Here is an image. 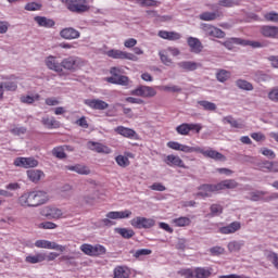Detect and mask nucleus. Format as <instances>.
<instances>
[{
    "mask_svg": "<svg viewBox=\"0 0 278 278\" xmlns=\"http://www.w3.org/2000/svg\"><path fill=\"white\" fill-rule=\"evenodd\" d=\"M212 267H195L193 268L194 278H210L212 277Z\"/></svg>",
    "mask_w": 278,
    "mask_h": 278,
    "instance_id": "nucleus-31",
    "label": "nucleus"
},
{
    "mask_svg": "<svg viewBox=\"0 0 278 278\" xmlns=\"http://www.w3.org/2000/svg\"><path fill=\"white\" fill-rule=\"evenodd\" d=\"M177 274L180 275V277L194 278V269L192 268H182L178 270Z\"/></svg>",
    "mask_w": 278,
    "mask_h": 278,
    "instance_id": "nucleus-52",
    "label": "nucleus"
},
{
    "mask_svg": "<svg viewBox=\"0 0 278 278\" xmlns=\"http://www.w3.org/2000/svg\"><path fill=\"white\" fill-rule=\"evenodd\" d=\"M198 105H201L206 112H215L216 110V104L206 100L198 101Z\"/></svg>",
    "mask_w": 278,
    "mask_h": 278,
    "instance_id": "nucleus-47",
    "label": "nucleus"
},
{
    "mask_svg": "<svg viewBox=\"0 0 278 278\" xmlns=\"http://www.w3.org/2000/svg\"><path fill=\"white\" fill-rule=\"evenodd\" d=\"M211 214L212 216H220V214H223V205L220 204H212L211 207Z\"/></svg>",
    "mask_w": 278,
    "mask_h": 278,
    "instance_id": "nucleus-56",
    "label": "nucleus"
},
{
    "mask_svg": "<svg viewBox=\"0 0 278 278\" xmlns=\"http://www.w3.org/2000/svg\"><path fill=\"white\" fill-rule=\"evenodd\" d=\"M130 225L135 229H151L155 227V219L137 216L130 220Z\"/></svg>",
    "mask_w": 278,
    "mask_h": 278,
    "instance_id": "nucleus-7",
    "label": "nucleus"
},
{
    "mask_svg": "<svg viewBox=\"0 0 278 278\" xmlns=\"http://www.w3.org/2000/svg\"><path fill=\"white\" fill-rule=\"evenodd\" d=\"M35 23H37L38 27H45L46 29H51V27H55V21L45 17V16H35Z\"/></svg>",
    "mask_w": 278,
    "mask_h": 278,
    "instance_id": "nucleus-28",
    "label": "nucleus"
},
{
    "mask_svg": "<svg viewBox=\"0 0 278 278\" xmlns=\"http://www.w3.org/2000/svg\"><path fill=\"white\" fill-rule=\"evenodd\" d=\"M88 147L91 151H96V153H104L105 155H110V153H112V149L103 143L89 141Z\"/></svg>",
    "mask_w": 278,
    "mask_h": 278,
    "instance_id": "nucleus-25",
    "label": "nucleus"
},
{
    "mask_svg": "<svg viewBox=\"0 0 278 278\" xmlns=\"http://www.w3.org/2000/svg\"><path fill=\"white\" fill-rule=\"evenodd\" d=\"M266 21H270L271 23H278V13L277 12H269L265 14Z\"/></svg>",
    "mask_w": 278,
    "mask_h": 278,
    "instance_id": "nucleus-64",
    "label": "nucleus"
},
{
    "mask_svg": "<svg viewBox=\"0 0 278 278\" xmlns=\"http://www.w3.org/2000/svg\"><path fill=\"white\" fill-rule=\"evenodd\" d=\"M200 21H217V18H223V12L215 11V12H203L199 15Z\"/></svg>",
    "mask_w": 278,
    "mask_h": 278,
    "instance_id": "nucleus-34",
    "label": "nucleus"
},
{
    "mask_svg": "<svg viewBox=\"0 0 278 278\" xmlns=\"http://www.w3.org/2000/svg\"><path fill=\"white\" fill-rule=\"evenodd\" d=\"M110 73L112 76L105 78L108 84H114L115 86L129 85V77L123 75V70H121V67H111Z\"/></svg>",
    "mask_w": 278,
    "mask_h": 278,
    "instance_id": "nucleus-3",
    "label": "nucleus"
},
{
    "mask_svg": "<svg viewBox=\"0 0 278 278\" xmlns=\"http://www.w3.org/2000/svg\"><path fill=\"white\" fill-rule=\"evenodd\" d=\"M45 63L47 68L54 71V73H58L60 77L65 75L64 70L62 68V61L60 62L58 56L49 55L46 58Z\"/></svg>",
    "mask_w": 278,
    "mask_h": 278,
    "instance_id": "nucleus-10",
    "label": "nucleus"
},
{
    "mask_svg": "<svg viewBox=\"0 0 278 278\" xmlns=\"http://www.w3.org/2000/svg\"><path fill=\"white\" fill-rule=\"evenodd\" d=\"M84 103L91 110L103 111V110H108L110 108V104H108V102H105L103 100H99V99H87L84 101Z\"/></svg>",
    "mask_w": 278,
    "mask_h": 278,
    "instance_id": "nucleus-19",
    "label": "nucleus"
},
{
    "mask_svg": "<svg viewBox=\"0 0 278 278\" xmlns=\"http://www.w3.org/2000/svg\"><path fill=\"white\" fill-rule=\"evenodd\" d=\"M163 162L167 166H177L178 168H187L186 163H184V160H181V157H179L175 154H168L167 156H165Z\"/></svg>",
    "mask_w": 278,
    "mask_h": 278,
    "instance_id": "nucleus-20",
    "label": "nucleus"
},
{
    "mask_svg": "<svg viewBox=\"0 0 278 278\" xmlns=\"http://www.w3.org/2000/svg\"><path fill=\"white\" fill-rule=\"evenodd\" d=\"M193 153H201L204 157H210L211 160H215V162H225L227 160L223 153L214 149L204 150L201 147H194Z\"/></svg>",
    "mask_w": 278,
    "mask_h": 278,
    "instance_id": "nucleus-6",
    "label": "nucleus"
},
{
    "mask_svg": "<svg viewBox=\"0 0 278 278\" xmlns=\"http://www.w3.org/2000/svg\"><path fill=\"white\" fill-rule=\"evenodd\" d=\"M117 233H119V236H122V238H125L126 240H129V238H134V236H136V232H134V230L127 228H117Z\"/></svg>",
    "mask_w": 278,
    "mask_h": 278,
    "instance_id": "nucleus-50",
    "label": "nucleus"
},
{
    "mask_svg": "<svg viewBox=\"0 0 278 278\" xmlns=\"http://www.w3.org/2000/svg\"><path fill=\"white\" fill-rule=\"evenodd\" d=\"M268 260L271 262V264L278 270V254L275 253V252L269 253L268 254Z\"/></svg>",
    "mask_w": 278,
    "mask_h": 278,
    "instance_id": "nucleus-63",
    "label": "nucleus"
},
{
    "mask_svg": "<svg viewBox=\"0 0 278 278\" xmlns=\"http://www.w3.org/2000/svg\"><path fill=\"white\" fill-rule=\"evenodd\" d=\"M114 131H116L123 138H128L129 140H140L138 132L131 128H127L125 126H117Z\"/></svg>",
    "mask_w": 278,
    "mask_h": 278,
    "instance_id": "nucleus-18",
    "label": "nucleus"
},
{
    "mask_svg": "<svg viewBox=\"0 0 278 278\" xmlns=\"http://www.w3.org/2000/svg\"><path fill=\"white\" fill-rule=\"evenodd\" d=\"M179 68H182V71L192 72L197 71L201 64L193 62V61H182L178 63Z\"/></svg>",
    "mask_w": 278,
    "mask_h": 278,
    "instance_id": "nucleus-40",
    "label": "nucleus"
},
{
    "mask_svg": "<svg viewBox=\"0 0 278 278\" xmlns=\"http://www.w3.org/2000/svg\"><path fill=\"white\" fill-rule=\"evenodd\" d=\"M201 29L206 36L211 38H225L226 34L223 29L212 24H201Z\"/></svg>",
    "mask_w": 278,
    "mask_h": 278,
    "instance_id": "nucleus-13",
    "label": "nucleus"
},
{
    "mask_svg": "<svg viewBox=\"0 0 278 278\" xmlns=\"http://www.w3.org/2000/svg\"><path fill=\"white\" fill-rule=\"evenodd\" d=\"M80 251L89 257H101V255H105L108 253V249L102 244L92 245L90 243H83L80 245Z\"/></svg>",
    "mask_w": 278,
    "mask_h": 278,
    "instance_id": "nucleus-4",
    "label": "nucleus"
},
{
    "mask_svg": "<svg viewBox=\"0 0 278 278\" xmlns=\"http://www.w3.org/2000/svg\"><path fill=\"white\" fill-rule=\"evenodd\" d=\"M49 193L45 190H28L17 199V203L21 207H40L49 203Z\"/></svg>",
    "mask_w": 278,
    "mask_h": 278,
    "instance_id": "nucleus-1",
    "label": "nucleus"
},
{
    "mask_svg": "<svg viewBox=\"0 0 278 278\" xmlns=\"http://www.w3.org/2000/svg\"><path fill=\"white\" fill-rule=\"evenodd\" d=\"M160 60L165 66H173V59L168 56L167 50H161L159 52Z\"/></svg>",
    "mask_w": 278,
    "mask_h": 278,
    "instance_id": "nucleus-44",
    "label": "nucleus"
},
{
    "mask_svg": "<svg viewBox=\"0 0 278 278\" xmlns=\"http://www.w3.org/2000/svg\"><path fill=\"white\" fill-rule=\"evenodd\" d=\"M199 192L195 197H201L202 199H207L214 194V192H218V185L204 184L198 188Z\"/></svg>",
    "mask_w": 278,
    "mask_h": 278,
    "instance_id": "nucleus-14",
    "label": "nucleus"
},
{
    "mask_svg": "<svg viewBox=\"0 0 278 278\" xmlns=\"http://www.w3.org/2000/svg\"><path fill=\"white\" fill-rule=\"evenodd\" d=\"M62 3H64L65 8L74 14H84L90 11L88 0H62Z\"/></svg>",
    "mask_w": 278,
    "mask_h": 278,
    "instance_id": "nucleus-2",
    "label": "nucleus"
},
{
    "mask_svg": "<svg viewBox=\"0 0 278 278\" xmlns=\"http://www.w3.org/2000/svg\"><path fill=\"white\" fill-rule=\"evenodd\" d=\"M65 170H72L78 175H90V168H88L86 165H66Z\"/></svg>",
    "mask_w": 278,
    "mask_h": 278,
    "instance_id": "nucleus-35",
    "label": "nucleus"
},
{
    "mask_svg": "<svg viewBox=\"0 0 278 278\" xmlns=\"http://www.w3.org/2000/svg\"><path fill=\"white\" fill-rule=\"evenodd\" d=\"M268 99H269V101H273L274 103H278V87H274L269 90Z\"/></svg>",
    "mask_w": 278,
    "mask_h": 278,
    "instance_id": "nucleus-57",
    "label": "nucleus"
},
{
    "mask_svg": "<svg viewBox=\"0 0 278 278\" xmlns=\"http://www.w3.org/2000/svg\"><path fill=\"white\" fill-rule=\"evenodd\" d=\"M106 55L113 60H130V62H138V56H136L134 53L125 52L122 50H109L106 51Z\"/></svg>",
    "mask_w": 278,
    "mask_h": 278,
    "instance_id": "nucleus-9",
    "label": "nucleus"
},
{
    "mask_svg": "<svg viewBox=\"0 0 278 278\" xmlns=\"http://www.w3.org/2000/svg\"><path fill=\"white\" fill-rule=\"evenodd\" d=\"M27 177L34 184H38V181L45 177V173L40 169H29L27 170Z\"/></svg>",
    "mask_w": 278,
    "mask_h": 278,
    "instance_id": "nucleus-38",
    "label": "nucleus"
},
{
    "mask_svg": "<svg viewBox=\"0 0 278 278\" xmlns=\"http://www.w3.org/2000/svg\"><path fill=\"white\" fill-rule=\"evenodd\" d=\"M46 261H47V253H45V252H39L35 255H28L25 258V262L27 264H40Z\"/></svg>",
    "mask_w": 278,
    "mask_h": 278,
    "instance_id": "nucleus-33",
    "label": "nucleus"
},
{
    "mask_svg": "<svg viewBox=\"0 0 278 278\" xmlns=\"http://www.w3.org/2000/svg\"><path fill=\"white\" fill-rule=\"evenodd\" d=\"M262 155H265V157H269L270 160H275V157H277V155L275 154V151L267 149V148H263L261 150Z\"/></svg>",
    "mask_w": 278,
    "mask_h": 278,
    "instance_id": "nucleus-62",
    "label": "nucleus"
},
{
    "mask_svg": "<svg viewBox=\"0 0 278 278\" xmlns=\"http://www.w3.org/2000/svg\"><path fill=\"white\" fill-rule=\"evenodd\" d=\"M143 8H157L161 4L157 0H138Z\"/></svg>",
    "mask_w": 278,
    "mask_h": 278,
    "instance_id": "nucleus-55",
    "label": "nucleus"
},
{
    "mask_svg": "<svg viewBox=\"0 0 278 278\" xmlns=\"http://www.w3.org/2000/svg\"><path fill=\"white\" fill-rule=\"evenodd\" d=\"M35 247L37 249H50L53 251H60L61 253H64V251H66V247L60 245V244L49 241V240H37L35 242Z\"/></svg>",
    "mask_w": 278,
    "mask_h": 278,
    "instance_id": "nucleus-15",
    "label": "nucleus"
},
{
    "mask_svg": "<svg viewBox=\"0 0 278 278\" xmlns=\"http://www.w3.org/2000/svg\"><path fill=\"white\" fill-rule=\"evenodd\" d=\"M157 36L163 40H169V41L181 40V34L177 31L159 30Z\"/></svg>",
    "mask_w": 278,
    "mask_h": 278,
    "instance_id": "nucleus-26",
    "label": "nucleus"
},
{
    "mask_svg": "<svg viewBox=\"0 0 278 278\" xmlns=\"http://www.w3.org/2000/svg\"><path fill=\"white\" fill-rule=\"evenodd\" d=\"M20 101L26 105H31L35 101H40V94L37 93L35 96H21Z\"/></svg>",
    "mask_w": 278,
    "mask_h": 278,
    "instance_id": "nucleus-45",
    "label": "nucleus"
},
{
    "mask_svg": "<svg viewBox=\"0 0 278 278\" xmlns=\"http://www.w3.org/2000/svg\"><path fill=\"white\" fill-rule=\"evenodd\" d=\"M261 34L265 38H278V27L276 26H263Z\"/></svg>",
    "mask_w": 278,
    "mask_h": 278,
    "instance_id": "nucleus-36",
    "label": "nucleus"
},
{
    "mask_svg": "<svg viewBox=\"0 0 278 278\" xmlns=\"http://www.w3.org/2000/svg\"><path fill=\"white\" fill-rule=\"evenodd\" d=\"M39 229H58V224L53 222H43L39 224Z\"/></svg>",
    "mask_w": 278,
    "mask_h": 278,
    "instance_id": "nucleus-61",
    "label": "nucleus"
},
{
    "mask_svg": "<svg viewBox=\"0 0 278 278\" xmlns=\"http://www.w3.org/2000/svg\"><path fill=\"white\" fill-rule=\"evenodd\" d=\"M241 249H242V243H240L238 241H231L228 243V251H230V253L240 251Z\"/></svg>",
    "mask_w": 278,
    "mask_h": 278,
    "instance_id": "nucleus-59",
    "label": "nucleus"
},
{
    "mask_svg": "<svg viewBox=\"0 0 278 278\" xmlns=\"http://www.w3.org/2000/svg\"><path fill=\"white\" fill-rule=\"evenodd\" d=\"M174 227H190L192 220L189 217H178L172 220Z\"/></svg>",
    "mask_w": 278,
    "mask_h": 278,
    "instance_id": "nucleus-42",
    "label": "nucleus"
},
{
    "mask_svg": "<svg viewBox=\"0 0 278 278\" xmlns=\"http://www.w3.org/2000/svg\"><path fill=\"white\" fill-rule=\"evenodd\" d=\"M263 170H268L269 173H278V161L276 162H265L262 166Z\"/></svg>",
    "mask_w": 278,
    "mask_h": 278,
    "instance_id": "nucleus-49",
    "label": "nucleus"
},
{
    "mask_svg": "<svg viewBox=\"0 0 278 278\" xmlns=\"http://www.w3.org/2000/svg\"><path fill=\"white\" fill-rule=\"evenodd\" d=\"M229 77H231V72H229L227 70H219L216 73V79L219 80L222 84H225V81H227V79H229Z\"/></svg>",
    "mask_w": 278,
    "mask_h": 278,
    "instance_id": "nucleus-46",
    "label": "nucleus"
},
{
    "mask_svg": "<svg viewBox=\"0 0 278 278\" xmlns=\"http://www.w3.org/2000/svg\"><path fill=\"white\" fill-rule=\"evenodd\" d=\"M131 270L127 266H116L113 270V278H129Z\"/></svg>",
    "mask_w": 278,
    "mask_h": 278,
    "instance_id": "nucleus-30",
    "label": "nucleus"
},
{
    "mask_svg": "<svg viewBox=\"0 0 278 278\" xmlns=\"http://www.w3.org/2000/svg\"><path fill=\"white\" fill-rule=\"evenodd\" d=\"M0 85L7 92H16L18 90V83L16 80L0 83Z\"/></svg>",
    "mask_w": 278,
    "mask_h": 278,
    "instance_id": "nucleus-43",
    "label": "nucleus"
},
{
    "mask_svg": "<svg viewBox=\"0 0 278 278\" xmlns=\"http://www.w3.org/2000/svg\"><path fill=\"white\" fill-rule=\"evenodd\" d=\"M14 166L20 168H36V166H38V160L20 156L14 160Z\"/></svg>",
    "mask_w": 278,
    "mask_h": 278,
    "instance_id": "nucleus-17",
    "label": "nucleus"
},
{
    "mask_svg": "<svg viewBox=\"0 0 278 278\" xmlns=\"http://www.w3.org/2000/svg\"><path fill=\"white\" fill-rule=\"evenodd\" d=\"M187 45H188L191 53L199 54L203 51V43L197 37H188Z\"/></svg>",
    "mask_w": 278,
    "mask_h": 278,
    "instance_id": "nucleus-21",
    "label": "nucleus"
},
{
    "mask_svg": "<svg viewBox=\"0 0 278 278\" xmlns=\"http://www.w3.org/2000/svg\"><path fill=\"white\" fill-rule=\"evenodd\" d=\"M42 9V4L38 3V2H28L25 5V10H27V12H37L38 10Z\"/></svg>",
    "mask_w": 278,
    "mask_h": 278,
    "instance_id": "nucleus-54",
    "label": "nucleus"
},
{
    "mask_svg": "<svg viewBox=\"0 0 278 278\" xmlns=\"http://www.w3.org/2000/svg\"><path fill=\"white\" fill-rule=\"evenodd\" d=\"M52 155L59 160H64V157H66V152H64L63 147H56L52 150Z\"/></svg>",
    "mask_w": 278,
    "mask_h": 278,
    "instance_id": "nucleus-53",
    "label": "nucleus"
},
{
    "mask_svg": "<svg viewBox=\"0 0 278 278\" xmlns=\"http://www.w3.org/2000/svg\"><path fill=\"white\" fill-rule=\"evenodd\" d=\"M238 186L235 179H226L217 184V190H233Z\"/></svg>",
    "mask_w": 278,
    "mask_h": 278,
    "instance_id": "nucleus-37",
    "label": "nucleus"
},
{
    "mask_svg": "<svg viewBox=\"0 0 278 278\" xmlns=\"http://www.w3.org/2000/svg\"><path fill=\"white\" fill-rule=\"evenodd\" d=\"M218 5L220 8H235V5H238V2L235 0H219Z\"/></svg>",
    "mask_w": 278,
    "mask_h": 278,
    "instance_id": "nucleus-58",
    "label": "nucleus"
},
{
    "mask_svg": "<svg viewBox=\"0 0 278 278\" xmlns=\"http://www.w3.org/2000/svg\"><path fill=\"white\" fill-rule=\"evenodd\" d=\"M242 229V224L240 222H232L227 226H223L219 228V233L224 236H229L231 233H236V231H240Z\"/></svg>",
    "mask_w": 278,
    "mask_h": 278,
    "instance_id": "nucleus-23",
    "label": "nucleus"
},
{
    "mask_svg": "<svg viewBox=\"0 0 278 278\" xmlns=\"http://www.w3.org/2000/svg\"><path fill=\"white\" fill-rule=\"evenodd\" d=\"M268 192L266 191H254L250 193V201H265L266 203L270 201H275V199H278V193H271L270 195H267Z\"/></svg>",
    "mask_w": 278,
    "mask_h": 278,
    "instance_id": "nucleus-16",
    "label": "nucleus"
},
{
    "mask_svg": "<svg viewBox=\"0 0 278 278\" xmlns=\"http://www.w3.org/2000/svg\"><path fill=\"white\" fill-rule=\"evenodd\" d=\"M130 94H132V97H141L142 99H152V97L157 94V91L151 86L140 85L131 90Z\"/></svg>",
    "mask_w": 278,
    "mask_h": 278,
    "instance_id": "nucleus-5",
    "label": "nucleus"
},
{
    "mask_svg": "<svg viewBox=\"0 0 278 278\" xmlns=\"http://www.w3.org/2000/svg\"><path fill=\"white\" fill-rule=\"evenodd\" d=\"M41 123L47 129H58L60 127V122H58L55 117H42Z\"/></svg>",
    "mask_w": 278,
    "mask_h": 278,
    "instance_id": "nucleus-41",
    "label": "nucleus"
},
{
    "mask_svg": "<svg viewBox=\"0 0 278 278\" xmlns=\"http://www.w3.org/2000/svg\"><path fill=\"white\" fill-rule=\"evenodd\" d=\"M131 217V211L125 210V211H111L106 214V218H111V220H118L123 218H129Z\"/></svg>",
    "mask_w": 278,
    "mask_h": 278,
    "instance_id": "nucleus-27",
    "label": "nucleus"
},
{
    "mask_svg": "<svg viewBox=\"0 0 278 278\" xmlns=\"http://www.w3.org/2000/svg\"><path fill=\"white\" fill-rule=\"evenodd\" d=\"M156 88L157 90H161L163 92H181V87L175 85H162L157 86Z\"/></svg>",
    "mask_w": 278,
    "mask_h": 278,
    "instance_id": "nucleus-48",
    "label": "nucleus"
},
{
    "mask_svg": "<svg viewBox=\"0 0 278 278\" xmlns=\"http://www.w3.org/2000/svg\"><path fill=\"white\" fill-rule=\"evenodd\" d=\"M167 147L168 149H173V151H182V153H194V147L181 144L177 141L167 142Z\"/></svg>",
    "mask_w": 278,
    "mask_h": 278,
    "instance_id": "nucleus-24",
    "label": "nucleus"
},
{
    "mask_svg": "<svg viewBox=\"0 0 278 278\" xmlns=\"http://www.w3.org/2000/svg\"><path fill=\"white\" fill-rule=\"evenodd\" d=\"M129 157H134V153L131 152H126L125 155H117L115 157V162L117 165L121 166V168H127V166H129V164H131V162L129 161Z\"/></svg>",
    "mask_w": 278,
    "mask_h": 278,
    "instance_id": "nucleus-32",
    "label": "nucleus"
},
{
    "mask_svg": "<svg viewBox=\"0 0 278 278\" xmlns=\"http://www.w3.org/2000/svg\"><path fill=\"white\" fill-rule=\"evenodd\" d=\"M84 62L77 56H68L62 60V70L64 71H77L81 68Z\"/></svg>",
    "mask_w": 278,
    "mask_h": 278,
    "instance_id": "nucleus-12",
    "label": "nucleus"
},
{
    "mask_svg": "<svg viewBox=\"0 0 278 278\" xmlns=\"http://www.w3.org/2000/svg\"><path fill=\"white\" fill-rule=\"evenodd\" d=\"M211 255L218 256L225 254V248L216 245L210 249Z\"/></svg>",
    "mask_w": 278,
    "mask_h": 278,
    "instance_id": "nucleus-60",
    "label": "nucleus"
},
{
    "mask_svg": "<svg viewBox=\"0 0 278 278\" xmlns=\"http://www.w3.org/2000/svg\"><path fill=\"white\" fill-rule=\"evenodd\" d=\"M236 86H238L240 88V90H248V91L253 90V84H251L244 79H238L236 81Z\"/></svg>",
    "mask_w": 278,
    "mask_h": 278,
    "instance_id": "nucleus-51",
    "label": "nucleus"
},
{
    "mask_svg": "<svg viewBox=\"0 0 278 278\" xmlns=\"http://www.w3.org/2000/svg\"><path fill=\"white\" fill-rule=\"evenodd\" d=\"M226 49H231V45H241L242 47H252V49H260L262 47V42L260 41H251L244 40L241 38H230L229 41L223 43Z\"/></svg>",
    "mask_w": 278,
    "mask_h": 278,
    "instance_id": "nucleus-8",
    "label": "nucleus"
},
{
    "mask_svg": "<svg viewBox=\"0 0 278 278\" xmlns=\"http://www.w3.org/2000/svg\"><path fill=\"white\" fill-rule=\"evenodd\" d=\"M60 36L64 40H76L77 38H79L81 36V34L79 33V30H77L73 27H67V28H63L60 31Z\"/></svg>",
    "mask_w": 278,
    "mask_h": 278,
    "instance_id": "nucleus-22",
    "label": "nucleus"
},
{
    "mask_svg": "<svg viewBox=\"0 0 278 278\" xmlns=\"http://www.w3.org/2000/svg\"><path fill=\"white\" fill-rule=\"evenodd\" d=\"M223 123L224 125H230L233 129H244V124L238 122L231 115L224 117Z\"/></svg>",
    "mask_w": 278,
    "mask_h": 278,
    "instance_id": "nucleus-39",
    "label": "nucleus"
},
{
    "mask_svg": "<svg viewBox=\"0 0 278 278\" xmlns=\"http://www.w3.org/2000/svg\"><path fill=\"white\" fill-rule=\"evenodd\" d=\"M45 216L52 220H60V218H62V216H64V213L62 212V210H60L58 207L48 206L46 208Z\"/></svg>",
    "mask_w": 278,
    "mask_h": 278,
    "instance_id": "nucleus-29",
    "label": "nucleus"
},
{
    "mask_svg": "<svg viewBox=\"0 0 278 278\" xmlns=\"http://www.w3.org/2000/svg\"><path fill=\"white\" fill-rule=\"evenodd\" d=\"M203 126L201 124H188L184 123L176 127L177 134L179 136H189L190 131H195V134H201Z\"/></svg>",
    "mask_w": 278,
    "mask_h": 278,
    "instance_id": "nucleus-11",
    "label": "nucleus"
}]
</instances>
